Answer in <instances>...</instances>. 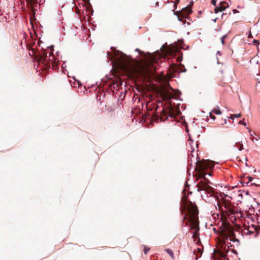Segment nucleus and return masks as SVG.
Returning <instances> with one entry per match:
<instances>
[{
    "mask_svg": "<svg viewBox=\"0 0 260 260\" xmlns=\"http://www.w3.org/2000/svg\"><path fill=\"white\" fill-rule=\"evenodd\" d=\"M255 140L258 141V139H255ZM259 140L260 141V138H259Z\"/></svg>",
    "mask_w": 260,
    "mask_h": 260,
    "instance_id": "bb28decb",
    "label": "nucleus"
},
{
    "mask_svg": "<svg viewBox=\"0 0 260 260\" xmlns=\"http://www.w3.org/2000/svg\"><path fill=\"white\" fill-rule=\"evenodd\" d=\"M52 53L49 54V56H47V54L45 51L43 52L42 53L39 54V58L38 59V62L39 63H41L46 67H50L51 63H53V61L54 59V56L52 55Z\"/></svg>",
    "mask_w": 260,
    "mask_h": 260,
    "instance_id": "423d86ee",
    "label": "nucleus"
},
{
    "mask_svg": "<svg viewBox=\"0 0 260 260\" xmlns=\"http://www.w3.org/2000/svg\"><path fill=\"white\" fill-rule=\"evenodd\" d=\"M248 37L249 38H253V37L252 36L251 34V32H250L249 33V35L248 36Z\"/></svg>",
    "mask_w": 260,
    "mask_h": 260,
    "instance_id": "5701e85b",
    "label": "nucleus"
},
{
    "mask_svg": "<svg viewBox=\"0 0 260 260\" xmlns=\"http://www.w3.org/2000/svg\"><path fill=\"white\" fill-rule=\"evenodd\" d=\"M221 243L225 244V240L230 238V240L233 242H237V245L239 244V241L235 237L233 228L229 224H225L220 234Z\"/></svg>",
    "mask_w": 260,
    "mask_h": 260,
    "instance_id": "39448f33",
    "label": "nucleus"
},
{
    "mask_svg": "<svg viewBox=\"0 0 260 260\" xmlns=\"http://www.w3.org/2000/svg\"><path fill=\"white\" fill-rule=\"evenodd\" d=\"M224 208L225 210L223 212L224 215L226 214L229 216L230 214H235L237 212V208L231 207L229 204H225L224 205Z\"/></svg>",
    "mask_w": 260,
    "mask_h": 260,
    "instance_id": "6e6552de",
    "label": "nucleus"
},
{
    "mask_svg": "<svg viewBox=\"0 0 260 260\" xmlns=\"http://www.w3.org/2000/svg\"><path fill=\"white\" fill-rule=\"evenodd\" d=\"M160 94L161 97L164 99H170L173 96V95L169 90L162 89L160 90Z\"/></svg>",
    "mask_w": 260,
    "mask_h": 260,
    "instance_id": "9d476101",
    "label": "nucleus"
},
{
    "mask_svg": "<svg viewBox=\"0 0 260 260\" xmlns=\"http://www.w3.org/2000/svg\"><path fill=\"white\" fill-rule=\"evenodd\" d=\"M209 115H210V117L211 119H213V120H215V118H216L215 116L214 115H213L212 114V113H209Z\"/></svg>",
    "mask_w": 260,
    "mask_h": 260,
    "instance_id": "f3484780",
    "label": "nucleus"
},
{
    "mask_svg": "<svg viewBox=\"0 0 260 260\" xmlns=\"http://www.w3.org/2000/svg\"><path fill=\"white\" fill-rule=\"evenodd\" d=\"M180 114V112L178 109L174 108L171 104H169L161 111L159 116L155 114L153 117L155 120L159 118L161 121H164L167 119L168 116L174 118Z\"/></svg>",
    "mask_w": 260,
    "mask_h": 260,
    "instance_id": "20e7f679",
    "label": "nucleus"
},
{
    "mask_svg": "<svg viewBox=\"0 0 260 260\" xmlns=\"http://www.w3.org/2000/svg\"><path fill=\"white\" fill-rule=\"evenodd\" d=\"M199 211L197 206L193 203L189 202L187 205V214L183 218L184 220L187 219L188 222L191 224L190 229L194 230V232L192 235V238L196 240L199 239V226L198 222Z\"/></svg>",
    "mask_w": 260,
    "mask_h": 260,
    "instance_id": "7ed1b4c3",
    "label": "nucleus"
},
{
    "mask_svg": "<svg viewBox=\"0 0 260 260\" xmlns=\"http://www.w3.org/2000/svg\"><path fill=\"white\" fill-rule=\"evenodd\" d=\"M148 56H153V55L150 54L148 55Z\"/></svg>",
    "mask_w": 260,
    "mask_h": 260,
    "instance_id": "a878e982",
    "label": "nucleus"
},
{
    "mask_svg": "<svg viewBox=\"0 0 260 260\" xmlns=\"http://www.w3.org/2000/svg\"><path fill=\"white\" fill-rule=\"evenodd\" d=\"M136 51H138V52H140V50L139 49H138V48L136 49Z\"/></svg>",
    "mask_w": 260,
    "mask_h": 260,
    "instance_id": "b1692460",
    "label": "nucleus"
},
{
    "mask_svg": "<svg viewBox=\"0 0 260 260\" xmlns=\"http://www.w3.org/2000/svg\"><path fill=\"white\" fill-rule=\"evenodd\" d=\"M235 147L238 148L239 150L241 151L243 149V145L242 144V141L238 142L235 143Z\"/></svg>",
    "mask_w": 260,
    "mask_h": 260,
    "instance_id": "9b49d317",
    "label": "nucleus"
},
{
    "mask_svg": "<svg viewBox=\"0 0 260 260\" xmlns=\"http://www.w3.org/2000/svg\"><path fill=\"white\" fill-rule=\"evenodd\" d=\"M246 179H248V182H251L252 180H253V178L252 177H250V176H247Z\"/></svg>",
    "mask_w": 260,
    "mask_h": 260,
    "instance_id": "a211bd4d",
    "label": "nucleus"
},
{
    "mask_svg": "<svg viewBox=\"0 0 260 260\" xmlns=\"http://www.w3.org/2000/svg\"><path fill=\"white\" fill-rule=\"evenodd\" d=\"M212 112L215 113L216 115H219L221 114V112L219 109H214L212 110Z\"/></svg>",
    "mask_w": 260,
    "mask_h": 260,
    "instance_id": "ddd939ff",
    "label": "nucleus"
},
{
    "mask_svg": "<svg viewBox=\"0 0 260 260\" xmlns=\"http://www.w3.org/2000/svg\"><path fill=\"white\" fill-rule=\"evenodd\" d=\"M115 63L121 70L131 76H145L149 72L147 68L122 53L116 58Z\"/></svg>",
    "mask_w": 260,
    "mask_h": 260,
    "instance_id": "f257e3e1",
    "label": "nucleus"
},
{
    "mask_svg": "<svg viewBox=\"0 0 260 260\" xmlns=\"http://www.w3.org/2000/svg\"><path fill=\"white\" fill-rule=\"evenodd\" d=\"M214 166V162L210 160L198 161L196 162V168L194 169L197 179L200 180L197 185L198 191H205L210 196H212L214 194L213 188L210 186L212 183L205 177L207 173L205 172V171L212 169Z\"/></svg>",
    "mask_w": 260,
    "mask_h": 260,
    "instance_id": "f03ea898",
    "label": "nucleus"
},
{
    "mask_svg": "<svg viewBox=\"0 0 260 260\" xmlns=\"http://www.w3.org/2000/svg\"><path fill=\"white\" fill-rule=\"evenodd\" d=\"M155 58H152L150 59V61L151 62H155Z\"/></svg>",
    "mask_w": 260,
    "mask_h": 260,
    "instance_id": "4be33fe9",
    "label": "nucleus"
},
{
    "mask_svg": "<svg viewBox=\"0 0 260 260\" xmlns=\"http://www.w3.org/2000/svg\"><path fill=\"white\" fill-rule=\"evenodd\" d=\"M239 123L241 124H243L244 125H246L245 122H244L243 121H240L239 122Z\"/></svg>",
    "mask_w": 260,
    "mask_h": 260,
    "instance_id": "412c9836",
    "label": "nucleus"
},
{
    "mask_svg": "<svg viewBox=\"0 0 260 260\" xmlns=\"http://www.w3.org/2000/svg\"><path fill=\"white\" fill-rule=\"evenodd\" d=\"M226 38V35H224L223 36H222L221 38V43L222 44H224V40L225 38Z\"/></svg>",
    "mask_w": 260,
    "mask_h": 260,
    "instance_id": "dca6fc26",
    "label": "nucleus"
},
{
    "mask_svg": "<svg viewBox=\"0 0 260 260\" xmlns=\"http://www.w3.org/2000/svg\"><path fill=\"white\" fill-rule=\"evenodd\" d=\"M179 2V0L176 1V2Z\"/></svg>",
    "mask_w": 260,
    "mask_h": 260,
    "instance_id": "c756f323",
    "label": "nucleus"
},
{
    "mask_svg": "<svg viewBox=\"0 0 260 260\" xmlns=\"http://www.w3.org/2000/svg\"><path fill=\"white\" fill-rule=\"evenodd\" d=\"M175 14L178 17V19L180 21L184 22L186 18L188 17L189 15L192 13V10L190 6H187L183 8L180 12H175Z\"/></svg>",
    "mask_w": 260,
    "mask_h": 260,
    "instance_id": "0eeeda50",
    "label": "nucleus"
},
{
    "mask_svg": "<svg viewBox=\"0 0 260 260\" xmlns=\"http://www.w3.org/2000/svg\"><path fill=\"white\" fill-rule=\"evenodd\" d=\"M150 248L147 247H145L144 248V252L145 254H147V252L149 251Z\"/></svg>",
    "mask_w": 260,
    "mask_h": 260,
    "instance_id": "2eb2a0df",
    "label": "nucleus"
},
{
    "mask_svg": "<svg viewBox=\"0 0 260 260\" xmlns=\"http://www.w3.org/2000/svg\"><path fill=\"white\" fill-rule=\"evenodd\" d=\"M241 113H238V114H233V115H231L230 118L233 119V117L239 118V117H241Z\"/></svg>",
    "mask_w": 260,
    "mask_h": 260,
    "instance_id": "4468645a",
    "label": "nucleus"
},
{
    "mask_svg": "<svg viewBox=\"0 0 260 260\" xmlns=\"http://www.w3.org/2000/svg\"><path fill=\"white\" fill-rule=\"evenodd\" d=\"M208 175H209V176H211V173H208Z\"/></svg>",
    "mask_w": 260,
    "mask_h": 260,
    "instance_id": "cd10ccee",
    "label": "nucleus"
},
{
    "mask_svg": "<svg viewBox=\"0 0 260 260\" xmlns=\"http://www.w3.org/2000/svg\"><path fill=\"white\" fill-rule=\"evenodd\" d=\"M253 43L254 44V45H256V44H258V41L257 40H254L253 41Z\"/></svg>",
    "mask_w": 260,
    "mask_h": 260,
    "instance_id": "aec40b11",
    "label": "nucleus"
},
{
    "mask_svg": "<svg viewBox=\"0 0 260 260\" xmlns=\"http://www.w3.org/2000/svg\"><path fill=\"white\" fill-rule=\"evenodd\" d=\"M179 2V0L176 1V2Z\"/></svg>",
    "mask_w": 260,
    "mask_h": 260,
    "instance_id": "c85d7f7f",
    "label": "nucleus"
},
{
    "mask_svg": "<svg viewBox=\"0 0 260 260\" xmlns=\"http://www.w3.org/2000/svg\"><path fill=\"white\" fill-rule=\"evenodd\" d=\"M216 0H212L211 3H212V4L213 6H216Z\"/></svg>",
    "mask_w": 260,
    "mask_h": 260,
    "instance_id": "6ab92c4d",
    "label": "nucleus"
},
{
    "mask_svg": "<svg viewBox=\"0 0 260 260\" xmlns=\"http://www.w3.org/2000/svg\"><path fill=\"white\" fill-rule=\"evenodd\" d=\"M229 6L228 4L225 2H221L218 6L216 7L215 8V13H217L219 12H222L225 10Z\"/></svg>",
    "mask_w": 260,
    "mask_h": 260,
    "instance_id": "1a4fd4ad",
    "label": "nucleus"
},
{
    "mask_svg": "<svg viewBox=\"0 0 260 260\" xmlns=\"http://www.w3.org/2000/svg\"><path fill=\"white\" fill-rule=\"evenodd\" d=\"M165 250L167 252V253H168L170 255V256L172 257V259H174L175 257H174V253L171 249L167 248V249H165Z\"/></svg>",
    "mask_w": 260,
    "mask_h": 260,
    "instance_id": "f8f14e48",
    "label": "nucleus"
},
{
    "mask_svg": "<svg viewBox=\"0 0 260 260\" xmlns=\"http://www.w3.org/2000/svg\"><path fill=\"white\" fill-rule=\"evenodd\" d=\"M251 140L254 142V138H251Z\"/></svg>",
    "mask_w": 260,
    "mask_h": 260,
    "instance_id": "393cba45",
    "label": "nucleus"
}]
</instances>
